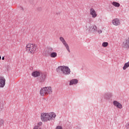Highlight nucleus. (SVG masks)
I'll return each instance as SVG.
<instances>
[{"instance_id": "obj_1", "label": "nucleus", "mask_w": 129, "mask_h": 129, "mask_svg": "<svg viewBox=\"0 0 129 129\" xmlns=\"http://www.w3.org/2000/svg\"><path fill=\"white\" fill-rule=\"evenodd\" d=\"M56 117V113L53 112L49 113H42L41 114V119L43 122L53 120Z\"/></svg>"}, {"instance_id": "obj_2", "label": "nucleus", "mask_w": 129, "mask_h": 129, "mask_svg": "<svg viewBox=\"0 0 129 129\" xmlns=\"http://www.w3.org/2000/svg\"><path fill=\"white\" fill-rule=\"evenodd\" d=\"M36 45H34V44L29 43L26 46V52L31 55H34L36 53Z\"/></svg>"}, {"instance_id": "obj_3", "label": "nucleus", "mask_w": 129, "mask_h": 129, "mask_svg": "<svg viewBox=\"0 0 129 129\" xmlns=\"http://www.w3.org/2000/svg\"><path fill=\"white\" fill-rule=\"evenodd\" d=\"M56 71L57 72H60V71H61L63 74L64 75H69L71 72L70 69H69L68 67H58L56 69Z\"/></svg>"}, {"instance_id": "obj_4", "label": "nucleus", "mask_w": 129, "mask_h": 129, "mask_svg": "<svg viewBox=\"0 0 129 129\" xmlns=\"http://www.w3.org/2000/svg\"><path fill=\"white\" fill-rule=\"evenodd\" d=\"M59 40H60L61 42H62V44H63L64 46L66 47L67 50L70 53V49L69 48V45H68V44L66 42V41H65V39H64V38L62 37H60L59 38Z\"/></svg>"}, {"instance_id": "obj_5", "label": "nucleus", "mask_w": 129, "mask_h": 129, "mask_svg": "<svg viewBox=\"0 0 129 129\" xmlns=\"http://www.w3.org/2000/svg\"><path fill=\"white\" fill-rule=\"evenodd\" d=\"M90 14L91 16H92V18H95L96 17H97V13H96V11H95V10L93 8H91L90 9Z\"/></svg>"}, {"instance_id": "obj_6", "label": "nucleus", "mask_w": 129, "mask_h": 129, "mask_svg": "<svg viewBox=\"0 0 129 129\" xmlns=\"http://www.w3.org/2000/svg\"><path fill=\"white\" fill-rule=\"evenodd\" d=\"M88 30V31H89V32L95 33V32L97 31V27L96 26V25L90 26H89Z\"/></svg>"}, {"instance_id": "obj_7", "label": "nucleus", "mask_w": 129, "mask_h": 129, "mask_svg": "<svg viewBox=\"0 0 129 129\" xmlns=\"http://www.w3.org/2000/svg\"><path fill=\"white\" fill-rule=\"evenodd\" d=\"M6 85V79L4 77H0V87L3 88Z\"/></svg>"}, {"instance_id": "obj_8", "label": "nucleus", "mask_w": 129, "mask_h": 129, "mask_svg": "<svg viewBox=\"0 0 129 129\" xmlns=\"http://www.w3.org/2000/svg\"><path fill=\"white\" fill-rule=\"evenodd\" d=\"M112 23L113 26H119L120 25V22H119V19L115 18L112 21Z\"/></svg>"}, {"instance_id": "obj_9", "label": "nucleus", "mask_w": 129, "mask_h": 129, "mask_svg": "<svg viewBox=\"0 0 129 129\" xmlns=\"http://www.w3.org/2000/svg\"><path fill=\"white\" fill-rule=\"evenodd\" d=\"M113 103L114 106H116V107L117 108H119L120 109L122 108V105H121V104H120L119 102H117V101H114Z\"/></svg>"}, {"instance_id": "obj_10", "label": "nucleus", "mask_w": 129, "mask_h": 129, "mask_svg": "<svg viewBox=\"0 0 129 129\" xmlns=\"http://www.w3.org/2000/svg\"><path fill=\"white\" fill-rule=\"evenodd\" d=\"M45 92L46 93V95L48 94H51L52 92H53V90L52 89V87H45Z\"/></svg>"}, {"instance_id": "obj_11", "label": "nucleus", "mask_w": 129, "mask_h": 129, "mask_svg": "<svg viewBox=\"0 0 129 129\" xmlns=\"http://www.w3.org/2000/svg\"><path fill=\"white\" fill-rule=\"evenodd\" d=\"M122 46L123 48H129V38L123 42Z\"/></svg>"}, {"instance_id": "obj_12", "label": "nucleus", "mask_w": 129, "mask_h": 129, "mask_svg": "<svg viewBox=\"0 0 129 129\" xmlns=\"http://www.w3.org/2000/svg\"><path fill=\"white\" fill-rule=\"evenodd\" d=\"M40 94L41 96H45V95H47L46 93V89L45 87H43L40 89Z\"/></svg>"}, {"instance_id": "obj_13", "label": "nucleus", "mask_w": 129, "mask_h": 129, "mask_svg": "<svg viewBox=\"0 0 129 129\" xmlns=\"http://www.w3.org/2000/svg\"><path fill=\"white\" fill-rule=\"evenodd\" d=\"M40 73L38 71L33 72L32 73V76H33V77H38V76H40Z\"/></svg>"}, {"instance_id": "obj_14", "label": "nucleus", "mask_w": 129, "mask_h": 129, "mask_svg": "<svg viewBox=\"0 0 129 129\" xmlns=\"http://www.w3.org/2000/svg\"><path fill=\"white\" fill-rule=\"evenodd\" d=\"M78 81L76 79H73L70 81V85H73V84H77Z\"/></svg>"}, {"instance_id": "obj_15", "label": "nucleus", "mask_w": 129, "mask_h": 129, "mask_svg": "<svg viewBox=\"0 0 129 129\" xmlns=\"http://www.w3.org/2000/svg\"><path fill=\"white\" fill-rule=\"evenodd\" d=\"M112 5L114 6L116 8H119V7L120 6V4H119V3L116 2H113L112 3Z\"/></svg>"}, {"instance_id": "obj_16", "label": "nucleus", "mask_w": 129, "mask_h": 129, "mask_svg": "<svg viewBox=\"0 0 129 129\" xmlns=\"http://www.w3.org/2000/svg\"><path fill=\"white\" fill-rule=\"evenodd\" d=\"M50 56L51 58H56L57 57V53L56 52H52L50 54Z\"/></svg>"}, {"instance_id": "obj_17", "label": "nucleus", "mask_w": 129, "mask_h": 129, "mask_svg": "<svg viewBox=\"0 0 129 129\" xmlns=\"http://www.w3.org/2000/svg\"><path fill=\"white\" fill-rule=\"evenodd\" d=\"M128 67H129V61L125 63L123 67V70H125V69H126V68H128Z\"/></svg>"}, {"instance_id": "obj_18", "label": "nucleus", "mask_w": 129, "mask_h": 129, "mask_svg": "<svg viewBox=\"0 0 129 129\" xmlns=\"http://www.w3.org/2000/svg\"><path fill=\"white\" fill-rule=\"evenodd\" d=\"M108 46V42H104L102 43V46L103 47H107Z\"/></svg>"}, {"instance_id": "obj_19", "label": "nucleus", "mask_w": 129, "mask_h": 129, "mask_svg": "<svg viewBox=\"0 0 129 129\" xmlns=\"http://www.w3.org/2000/svg\"><path fill=\"white\" fill-rule=\"evenodd\" d=\"M125 128H126V129H129V122H127L125 123Z\"/></svg>"}, {"instance_id": "obj_20", "label": "nucleus", "mask_w": 129, "mask_h": 129, "mask_svg": "<svg viewBox=\"0 0 129 129\" xmlns=\"http://www.w3.org/2000/svg\"><path fill=\"white\" fill-rule=\"evenodd\" d=\"M4 120L0 119V126H2V125H4Z\"/></svg>"}, {"instance_id": "obj_21", "label": "nucleus", "mask_w": 129, "mask_h": 129, "mask_svg": "<svg viewBox=\"0 0 129 129\" xmlns=\"http://www.w3.org/2000/svg\"><path fill=\"white\" fill-rule=\"evenodd\" d=\"M97 32H98V34H102V30L99 29L97 30Z\"/></svg>"}, {"instance_id": "obj_22", "label": "nucleus", "mask_w": 129, "mask_h": 129, "mask_svg": "<svg viewBox=\"0 0 129 129\" xmlns=\"http://www.w3.org/2000/svg\"><path fill=\"white\" fill-rule=\"evenodd\" d=\"M56 129H62V127H61V126H57Z\"/></svg>"}, {"instance_id": "obj_23", "label": "nucleus", "mask_w": 129, "mask_h": 129, "mask_svg": "<svg viewBox=\"0 0 129 129\" xmlns=\"http://www.w3.org/2000/svg\"><path fill=\"white\" fill-rule=\"evenodd\" d=\"M2 60H5V57L4 56L2 57Z\"/></svg>"}, {"instance_id": "obj_24", "label": "nucleus", "mask_w": 129, "mask_h": 129, "mask_svg": "<svg viewBox=\"0 0 129 129\" xmlns=\"http://www.w3.org/2000/svg\"><path fill=\"white\" fill-rule=\"evenodd\" d=\"M2 59V56H0V60Z\"/></svg>"}, {"instance_id": "obj_25", "label": "nucleus", "mask_w": 129, "mask_h": 129, "mask_svg": "<svg viewBox=\"0 0 129 129\" xmlns=\"http://www.w3.org/2000/svg\"><path fill=\"white\" fill-rule=\"evenodd\" d=\"M51 50H53V49L51 48Z\"/></svg>"}]
</instances>
